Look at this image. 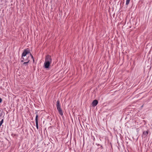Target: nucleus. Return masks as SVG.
Returning <instances> with one entry per match:
<instances>
[{
	"instance_id": "423d86ee",
	"label": "nucleus",
	"mask_w": 152,
	"mask_h": 152,
	"mask_svg": "<svg viewBox=\"0 0 152 152\" xmlns=\"http://www.w3.org/2000/svg\"><path fill=\"white\" fill-rule=\"evenodd\" d=\"M98 103V101L97 100H94L92 102V105L93 107L96 106Z\"/></svg>"
},
{
	"instance_id": "f257e3e1",
	"label": "nucleus",
	"mask_w": 152,
	"mask_h": 152,
	"mask_svg": "<svg viewBox=\"0 0 152 152\" xmlns=\"http://www.w3.org/2000/svg\"><path fill=\"white\" fill-rule=\"evenodd\" d=\"M56 107L59 113L61 115H63L62 110L60 104V101L58 100L57 102Z\"/></svg>"
},
{
	"instance_id": "1a4fd4ad",
	"label": "nucleus",
	"mask_w": 152,
	"mask_h": 152,
	"mask_svg": "<svg viewBox=\"0 0 152 152\" xmlns=\"http://www.w3.org/2000/svg\"><path fill=\"white\" fill-rule=\"evenodd\" d=\"M27 61L26 62H24L23 63V65H27L28 64V63L29 62V60H28V59H27Z\"/></svg>"
},
{
	"instance_id": "20e7f679",
	"label": "nucleus",
	"mask_w": 152,
	"mask_h": 152,
	"mask_svg": "<svg viewBox=\"0 0 152 152\" xmlns=\"http://www.w3.org/2000/svg\"><path fill=\"white\" fill-rule=\"evenodd\" d=\"M51 63L45 61L44 66L45 68H48L49 67V66Z\"/></svg>"
},
{
	"instance_id": "9b49d317",
	"label": "nucleus",
	"mask_w": 152,
	"mask_h": 152,
	"mask_svg": "<svg viewBox=\"0 0 152 152\" xmlns=\"http://www.w3.org/2000/svg\"><path fill=\"white\" fill-rule=\"evenodd\" d=\"M130 0H126V4L128 5L129 4V1Z\"/></svg>"
},
{
	"instance_id": "f03ea898",
	"label": "nucleus",
	"mask_w": 152,
	"mask_h": 152,
	"mask_svg": "<svg viewBox=\"0 0 152 152\" xmlns=\"http://www.w3.org/2000/svg\"><path fill=\"white\" fill-rule=\"evenodd\" d=\"M45 61L51 63L52 61L51 56L49 55L47 56L45 58Z\"/></svg>"
},
{
	"instance_id": "39448f33",
	"label": "nucleus",
	"mask_w": 152,
	"mask_h": 152,
	"mask_svg": "<svg viewBox=\"0 0 152 152\" xmlns=\"http://www.w3.org/2000/svg\"><path fill=\"white\" fill-rule=\"evenodd\" d=\"M38 116L37 115L36 118H35V121H36V126L37 129H38Z\"/></svg>"
},
{
	"instance_id": "9d476101",
	"label": "nucleus",
	"mask_w": 152,
	"mask_h": 152,
	"mask_svg": "<svg viewBox=\"0 0 152 152\" xmlns=\"http://www.w3.org/2000/svg\"><path fill=\"white\" fill-rule=\"evenodd\" d=\"M30 55L31 56V58L33 59V61L34 62V60L33 56L32 55L31 53H30Z\"/></svg>"
},
{
	"instance_id": "0eeeda50",
	"label": "nucleus",
	"mask_w": 152,
	"mask_h": 152,
	"mask_svg": "<svg viewBox=\"0 0 152 152\" xmlns=\"http://www.w3.org/2000/svg\"><path fill=\"white\" fill-rule=\"evenodd\" d=\"M148 134V131H144L143 133V135L146 136Z\"/></svg>"
},
{
	"instance_id": "ddd939ff",
	"label": "nucleus",
	"mask_w": 152,
	"mask_h": 152,
	"mask_svg": "<svg viewBox=\"0 0 152 152\" xmlns=\"http://www.w3.org/2000/svg\"><path fill=\"white\" fill-rule=\"evenodd\" d=\"M113 16H114V14H113Z\"/></svg>"
},
{
	"instance_id": "6e6552de",
	"label": "nucleus",
	"mask_w": 152,
	"mask_h": 152,
	"mask_svg": "<svg viewBox=\"0 0 152 152\" xmlns=\"http://www.w3.org/2000/svg\"><path fill=\"white\" fill-rule=\"evenodd\" d=\"M24 57H21V62H23L24 61H26L27 59H28L27 58V59H26Z\"/></svg>"
},
{
	"instance_id": "f8f14e48",
	"label": "nucleus",
	"mask_w": 152,
	"mask_h": 152,
	"mask_svg": "<svg viewBox=\"0 0 152 152\" xmlns=\"http://www.w3.org/2000/svg\"><path fill=\"white\" fill-rule=\"evenodd\" d=\"M2 102V99L0 98V103H1Z\"/></svg>"
},
{
	"instance_id": "7ed1b4c3",
	"label": "nucleus",
	"mask_w": 152,
	"mask_h": 152,
	"mask_svg": "<svg viewBox=\"0 0 152 152\" xmlns=\"http://www.w3.org/2000/svg\"><path fill=\"white\" fill-rule=\"evenodd\" d=\"M30 52L29 51V50H28V49H25L24 50L23 52V53L22 55V57H25V56H26L27 54H28V53L30 54Z\"/></svg>"
}]
</instances>
